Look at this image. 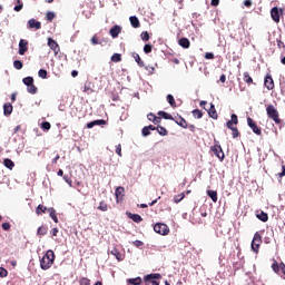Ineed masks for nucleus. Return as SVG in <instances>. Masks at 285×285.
<instances>
[{
    "label": "nucleus",
    "mask_w": 285,
    "mask_h": 285,
    "mask_svg": "<svg viewBox=\"0 0 285 285\" xmlns=\"http://www.w3.org/2000/svg\"><path fill=\"white\" fill-rule=\"evenodd\" d=\"M207 195H208V197H210L212 202H214V204H216V202H217V191L208 190Z\"/></svg>",
    "instance_id": "72a5a7b5"
},
{
    "label": "nucleus",
    "mask_w": 285,
    "mask_h": 285,
    "mask_svg": "<svg viewBox=\"0 0 285 285\" xmlns=\"http://www.w3.org/2000/svg\"><path fill=\"white\" fill-rule=\"evenodd\" d=\"M95 126H106V120L99 119L87 124V128H95Z\"/></svg>",
    "instance_id": "f3484780"
},
{
    "label": "nucleus",
    "mask_w": 285,
    "mask_h": 285,
    "mask_svg": "<svg viewBox=\"0 0 285 285\" xmlns=\"http://www.w3.org/2000/svg\"><path fill=\"white\" fill-rule=\"evenodd\" d=\"M13 67L16 68V70H21V68H23V62H21L20 60H14Z\"/></svg>",
    "instance_id": "de8ad7c7"
},
{
    "label": "nucleus",
    "mask_w": 285,
    "mask_h": 285,
    "mask_svg": "<svg viewBox=\"0 0 285 285\" xmlns=\"http://www.w3.org/2000/svg\"><path fill=\"white\" fill-rule=\"evenodd\" d=\"M207 112L212 119H217L218 115L217 109H215V105L210 104V108L207 110Z\"/></svg>",
    "instance_id": "412c9836"
},
{
    "label": "nucleus",
    "mask_w": 285,
    "mask_h": 285,
    "mask_svg": "<svg viewBox=\"0 0 285 285\" xmlns=\"http://www.w3.org/2000/svg\"><path fill=\"white\" fill-rule=\"evenodd\" d=\"M12 110H13L12 104L6 102V104L3 105V115H4L6 117H10V115H12Z\"/></svg>",
    "instance_id": "dca6fc26"
},
{
    "label": "nucleus",
    "mask_w": 285,
    "mask_h": 285,
    "mask_svg": "<svg viewBox=\"0 0 285 285\" xmlns=\"http://www.w3.org/2000/svg\"><path fill=\"white\" fill-rule=\"evenodd\" d=\"M110 254L114 255V257H116V259H118V262H121V259H124L122 255L120 254L119 249H117V248L111 249Z\"/></svg>",
    "instance_id": "cd10ccee"
},
{
    "label": "nucleus",
    "mask_w": 285,
    "mask_h": 285,
    "mask_svg": "<svg viewBox=\"0 0 285 285\" xmlns=\"http://www.w3.org/2000/svg\"><path fill=\"white\" fill-rule=\"evenodd\" d=\"M141 132H142V137H148V135H150V129L148 127H144Z\"/></svg>",
    "instance_id": "5fc2aeb1"
},
{
    "label": "nucleus",
    "mask_w": 285,
    "mask_h": 285,
    "mask_svg": "<svg viewBox=\"0 0 285 285\" xmlns=\"http://www.w3.org/2000/svg\"><path fill=\"white\" fill-rule=\"evenodd\" d=\"M281 269H282V263H277L276 259H274L273 264H272V271H274L276 273V275H281Z\"/></svg>",
    "instance_id": "5701e85b"
},
{
    "label": "nucleus",
    "mask_w": 285,
    "mask_h": 285,
    "mask_svg": "<svg viewBox=\"0 0 285 285\" xmlns=\"http://www.w3.org/2000/svg\"><path fill=\"white\" fill-rule=\"evenodd\" d=\"M22 83H24V86H32V83H35V78H32V77H26V78H23L22 79Z\"/></svg>",
    "instance_id": "473e14b6"
},
{
    "label": "nucleus",
    "mask_w": 285,
    "mask_h": 285,
    "mask_svg": "<svg viewBox=\"0 0 285 285\" xmlns=\"http://www.w3.org/2000/svg\"><path fill=\"white\" fill-rule=\"evenodd\" d=\"M154 279H161V274H148L145 276V282H155Z\"/></svg>",
    "instance_id": "4be33fe9"
},
{
    "label": "nucleus",
    "mask_w": 285,
    "mask_h": 285,
    "mask_svg": "<svg viewBox=\"0 0 285 285\" xmlns=\"http://www.w3.org/2000/svg\"><path fill=\"white\" fill-rule=\"evenodd\" d=\"M98 210H101L102 213H106L108 210V204H106V202H100L99 206H98Z\"/></svg>",
    "instance_id": "4c0bfd02"
},
{
    "label": "nucleus",
    "mask_w": 285,
    "mask_h": 285,
    "mask_svg": "<svg viewBox=\"0 0 285 285\" xmlns=\"http://www.w3.org/2000/svg\"><path fill=\"white\" fill-rule=\"evenodd\" d=\"M43 213H48V207L43 205H38V207L36 208V214L43 215Z\"/></svg>",
    "instance_id": "bb28decb"
},
{
    "label": "nucleus",
    "mask_w": 285,
    "mask_h": 285,
    "mask_svg": "<svg viewBox=\"0 0 285 285\" xmlns=\"http://www.w3.org/2000/svg\"><path fill=\"white\" fill-rule=\"evenodd\" d=\"M48 46L49 48L55 51V55H59V43L52 38H48Z\"/></svg>",
    "instance_id": "9d476101"
},
{
    "label": "nucleus",
    "mask_w": 285,
    "mask_h": 285,
    "mask_svg": "<svg viewBox=\"0 0 285 285\" xmlns=\"http://www.w3.org/2000/svg\"><path fill=\"white\" fill-rule=\"evenodd\" d=\"M28 28L30 30L35 29V30H41V22L37 21L35 18L30 19L28 21Z\"/></svg>",
    "instance_id": "ddd939ff"
},
{
    "label": "nucleus",
    "mask_w": 285,
    "mask_h": 285,
    "mask_svg": "<svg viewBox=\"0 0 285 285\" xmlns=\"http://www.w3.org/2000/svg\"><path fill=\"white\" fill-rule=\"evenodd\" d=\"M52 264H55V252L49 249L40 259V268L42 271H48L52 268Z\"/></svg>",
    "instance_id": "f257e3e1"
},
{
    "label": "nucleus",
    "mask_w": 285,
    "mask_h": 285,
    "mask_svg": "<svg viewBox=\"0 0 285 285\" xmlns=\"http://www.w3.org/2000/svg\"><path fill=\"white\" fill-rule=\"evenodd\" d=\"M146 284L145 285H159V282L157 281H145Z\"/></svg>",
    "instance_id": "69168bd1"
},
{
    "label": "nucleus",
    "mask_w": 285,
    "mask_h": 285,
    "mask_svg": "<svg viewBox=\"0 0 285 285\" xmlns=\"http://www.w3.org/2000/svg\"><path fill=\"white\" fill-rule=\"evenodd\" d=\"M116 202L119 204V202H124V195H126V189L124 187H117L116 191Z\"/></svg>",
    "instance_id": "1a4fd4ad"
},
{
    "label": "nucleus",
    "mask_w": 285,
    "mask_h": 285,
    "mask_svg": "<svg viewBox=\"0 0 285 285\" xmlns=\"http://www.w3.org/2000/svg\"><path fill=\"white\" fill-rule=\"evenodd\" d=\"M13 10H14L16 12H21V10H23V3L17 4V6L13 8Z\"/></svg>",
    "instance_id": "bf43d9fd"
},
{
    "label": "nucleus",
    "mask_w": 285,
    "mask_h": 285,
    "mask_svg": "<svg viewBox=\"0 0 285 285\" xmlns=\"http://www.w3.org/2000/svg\"><path fill=\"white\" fill-rule=\"evenodd\" d=\"M193 115L197 118V119H202L204 117V112H202V110L199 109H194L193 110Z\"/></svg>",
    "instance_id": "c03bdc74"
},
{
    "label": "nucleus",
    "mask_w": 285,
    "mask_h": 285,
    "mask_svg": "<svg viewBox=\"0 0 285 285\" xmlns=\"http://www.w3.org/2000/svg\"><path fill=\"white\" fill-rule=\"evenodd\" d=\"M158 117H160L163 119H169L170 121H173V119H175V117H173V115H170L166 111H158Z\"/></svg>",
    "instance_id": "393cba45"
},
{
    "label": "nucleus",
    "mask_w": 285,
    "mask_h": 285,
    "mask_svg": "<svg viewBox=\"0 0 285 285\" xmlns=\"http://www.w3.org/2000/svg\"><path fill=\"white\" fill-rule=\"evenodd\" d=\"M247 126H249L255 135L262 136V127H258L253 118H247Z\"/></svg>",
    "instance_id": "423d86ee"
},
{
    "label": "nucleus",
    "mask_w": 285,
    "mask_h": 285,
    "mask_svg": "<svg viewBox=\"0 0 285 285\" xmlns=\"http://www.w3.org/2000/svg\"><path fill=\"white\" fill-rule=\"evenodd\" d=\"M173 121L177 124V126H180V128H188V121L181 116H176Z\"/></svg>",
    "instance_id": "9b49d317"
},
{
    "label": "nucleus",
    "mask_w": 285,
    "mask_h": 285,
    "mask_svg": "<svg viewBox=\"0 0 285 285\" xmlns=\"http://www.w3.org/2000/svg\"><path fill=\"white\" fill-rule=\"evenodd\" d=\"M229 121H232V124H234L235 126H237V124H239V119L237 118V115H235V114L232 115V119Z\"/></svg>",
    "instance_id": "603ef678"
},
{
    "label": "nucleus",
    "mask_w": 285,
    "mask_h": 285,
    "mask_svg": "<svg viewBox=\"0 0 285 285\" xmlns=\"http://www.w3.org/2000/svg\"><path fill=\"white\" fill-rule=\"evenodd\" d=\"M232 135L234 139H237L239 137V129L237 127L232 128Z\"/></svg>",
    "instance_id": "8fccbe9b"
},
{
    "label": "nucleus",
    "mask_w": 285,
    "mask_h": 285,
    "mask_svg": "<svg viewBox=\"0 0 285 285\" xmlns=\"http://www.w3.org/2000/svg\"><path fill=\"white\" fill-rule=\"evenodd\" d=\"M154 230L158 235H168L170 233V228H168V225L163 224V223H157L154 225Z\"/></svg>",
    "instance_id": "39448f33"
},
{
    "label": "nucleus",
    "mask_w": 285,
    "mask_h": 285,
    "mask_svg": "<svg viewBox=\"0 0 285 285\" xmlns=\"http://www.w3.org/2000/svg\"><path fill=\"white\" fill-rule=\"evenodd\" d=\"M244 81L245 83H253V78L250 77V75H248V72H244Z\"/></svg>",
    "instance_id": "49530a36"
},
{
    "label": "nucleus",
    "mask_w": 285,
    "mask_h": 285,
    "mask_svg": "<svg viewBox=\"0 0 285 285\" xmlns=\"http://www.w3.org/2000/svg\"><path fill=\"white\" fill-rule=\"evenodd\" d=\"M91 43H92V46H98V43H99V38H97V35H95V36L91 38Z\"/></svg>",
    "instance_id": "13d9d810"
},
{
    "label": "nucleus",
    "mask_w": 285,
    "mask_h": 285,
    "mask_svg": "<svg viewBox=\"0 0 285 285\" xmlns=\"http://www.w3.org/2000/svg\"><path fill=\"white\" fill-rule=\"evenodd\" d=\"M281 273L282 275H285V264L281 263Z\"/></svg>",
    "instance_id": "774afa93"
},
{
    "label": "nucleus",
    "mask_w": 285,
    "mask_h": 285,
    "mask_svg": "<svg viewBox=\"0 0 285 285\" xmlns=\"http://www.w3.org/2000/svg\"><path fill=\"white\" fill-rule=\"evenodd\" d=\"M49 216L53 219L55 224H59V217H57V210L55 207L48 208Z\"/></svg>",
    "instance_id": "a211bd4d"
},
{
    "label": "nucleus",
    "mask_w": 285,
    "mask_h": 285,
    "mask_svg": "<svg viewBox=\"0 0 285 285\" xmlns=\"http://www.w3.org/2000/svg\"><path fill=\"white\" fill-rule=\"evenodd\" d=\"M132 244H134V246H136V248L144 246V242H141V240H135V242H132Z\"/></svg>",
    "instance_id": "052dcab7"
},
{
    "label": "nucleus",
    "mask_w": 285,
    "mask_h": 285,
    "mask_svg": "<svg viewBox=\"0 0 285 285\" xmlns=\"http://www.w3.org/2000/svg\"><path fill=\"white\" fill-rule=\"evenodd\" d=\"M63 180L66 181V184L72 186V179H70V176L65 175V176H63Z\"/></svg>",
    "instance_id": "4d7b16f0"
},
{
    "label": "nucleus",
    "mask_w": 285,
    "mask_h": 285,
    "mask_svg": "<svg viewBox=\"0 0 285 285\" xmlns=\"http://www.w3.org/2000/svg\"><path fill=\"white\" fill-rule=\"evenodd\" d=\"M128 284L132 285H141V277H136V278H129L127 279Z\"/></svg>",
    "instance_id": "c9c22d12"
},
{
    "label": "nucleus",
    "mask_w": 285,
    "mask_h": 285,
    "mask_svg": "<svg viewBox=\"0 0 285 285\" xmlns=\"http://www.w3.org/2000/svg\"><path fill=\"white\" fill-rule=\"evenodd\" d=\"M38 90H39V89L37 88V86H35V82L31 83V85H29V86L27 87V91H28L30 95H37Z\"/></svg>",
    "instance_id": "c85d7f7f"
},
{
    "label": "nucleus",
    "mask_w": 285,
    "mask_h": 285,
    "mask_svg": "<svg viewBox=\"0 0 285 285\" xmlns=\"http://www.w3.org/2000/svg\"><path fill=\"white\" fill-rule=\"evenodd\" d=\"M205 59H215V53H213V52H206V53H205Z\"/></svg>",
    "instance_id": "680f3d73"
},
{
    "label": "nucleus",
    "mask_w": 285,
    "mask_h": 285,
    "mask_svg": "<svg viewBox=\"0 0 285 285\" xmlns=\"http://www.w3.org/2000/svg\"><path fill=\"white\" fill-rule=\"evenodd\" d=\"M167 101L171 108H177V102L175 101V97H173V95H167Z\"/></svg>",
    "instance_id": "7c9ffc66"
},
{
    "label": "nucleus",
    "mask_w": 285,
    "mask_h": 285,
    "mask_svg": "<svg viewBox=\"0 0 285 285\" xmlns=\"http://www.w3.org/2000/svg\"><path fill=\"white\" fill-rule=\"evenodd\" d=\"M0 277H8V269L0 267Z\"/></svg>",
    "instance_id": "864d4df0"
},
{
    "label": "nucleus",
    "mask_w": 285,
    "mask_h": 285,
    "mask_svg": "<svg viewBox=\"0 0 285 285\" xmlns=\"http://www.w3.org/2000/svg\"><path fill=\"white\" fill-rule=\"evenodd\" d=\"M127 217L129 219H131L132 222H135L136 224H141V222H144V218L141 217V215L139 214H132L130 212L126 213Z\"/></svg>",
    "instance_id": "f8f14e48"
},
{
    "label": "nucleus",
    "mask_w": 285,
    "mask_h": 285,
    "mask_svg": "<svg viewBox=\"0 0 285 285\" xmlns=\"http://www.w3.org/2000/svg\"><path fill=\"white\" fill-rule=\"evenodd\" d=\"M264 86L267 88V90H273L275 88V81L273 80V76H271V73L265 76Z\"/></svg>",
    "instance_id": "6e6552de"
},
{
    "label": "nucleus",
    "mask_w": 285,
    "mask_h": 285,
    "mask_svg": "<svg viewBox=\"0 0 285 285\" xmlns=\"http://www.w3.org/2000/svg\"><path fill=\"white\" fill-rule=\"evenodd\" d=\"M243 4L245 8H252L253 7V0H244Z\"/></svg>",
    "instance_id": "6e6d98bb"
},
{
    "label": "nucleus",
    "mask_w": 285,
    "mask_h": 285,
    "mask_svg": "<svg viewBox=\"0 0 285 285\" xmlns=\"http://www.w3.org/2000/svg\"><path fill=\"white\" fill-rule=\"evenodd\" d=\"M2 228H3L4 230H10V223H3V224H2Z\"/></svg>",
    "instance_id": "338daca9"
},
{
    "label": "nucleus",
    "mask_w": 285,
    "mask_h": 285,
    "mask_svg": "<svg viewBox=\"0 0 285 285\" xmlns=\"http://www.w3.org/2000/svg\"><path fill=\"white\" fill-rule=\"evenodd\" d=\"M3 165L6 166V168H9V170H12V168H14V161H12V159L10 158H6L3 160Z\"/></svg>",
    "instance_id": "a878e982"
},
{
    "label": "nucleus",
    "mask_w": 285,
    "mask_h": 285,
    "mask_svg": "<svg viewBox=\"0 0 285 285\" xmlns=\"http://www.w3.org/2000/svg\"><path fill=\"white\" fill-rule=\"evenodd\" d=\"M279 12L281 14L284 12V9H279L277 7L272 8L271 17L275 23H279Z\"/></svg>",
    "instance_id": "0eeeda50"
},
{
    "label": "nucleus",
    "mask_w": 285,
    "mask_h": 285,
    "mask_svg": "<svg viewBox=\"0 0 285 285\" xmlns=\"http://www.w3.org/2000/svg\"><path fill=\"white\" fill-rule=\"evenodd\" d=\"M140 38L142 41H150V33H148V31H142Z\"/></svg>",
    "instance_id": "37998d69"
},
{
    "label": "nucleus",
    "mask_w": 285,
    "mask_h": 285,
    "mask_svg": "<svg viewBox=\"0 0 285 285\" xmlns=\"http://www.w3.org/2000/svg\"><path fill=\"white\" fill-rule=\"evenodd\" d=\"M111 61H114V63H119V61H121V53H114L111 56Z\"/></svg>",
    "instance_id": "a19ab883"
},
{
    "label": "nucleus",
    "mask_w": 285,
    "mask_h": 285,
    "mask_svg": "<svg viewBox=\"0 0 285 285\" xmlns=\"http://www.w3.org/2000/svg\"><path fill=\"white\" fill-rule=\"evenodd\" d=\"M55 17H57V13L52 11H48L46 14L47 21H50V22L55 20Z\"/></svg>",
    "instance_id": "58836bf2"
},
{
    "label": "nucleus",
    "mask_w": 285,
    "mask_h": 285,
    "mask_svg": "<svg viewBox=\"0 0 285 285\" xmlns=\"http://www.w3.org/2000/svg\"><path fill=\"white\" fill-rule=\"evenodd\" d=\"M38 76L41 78V79H47L48 78V71L46 69H40L38 71Z\"/></svg>",
    "instance_id": "a18cd8bd"
},
{
    "label": "nucleus",
    "mask_w": 285,
    "mask_h": 285,
    "mask_svg": "<svg viewBox=\"0 0 285 285\" xmlns=\"http://www.w3.org/2000/svg\"><path fill=\"white\" fill-rule=\"evenodd\" d=\"M38 235L42 236L48 235V227L47 226H40L37 230Z\"/></svg>",
    "instance_id": "e433bc0d"
},
{
    "label": "nucleus",
    "mask_w": 285,
    "mask_h": 285,
    "mask_svg": "<svg viewBox=\"0 0 285 285\" xmlns=\"http://www.w3.org/2000/svg\"><path fill=\"white\" fill-rule=\"evenodd\" d=\"M40 128L42 130H50V128H52V125H50L49 121H42L41 125H40Z\"/></svg>",
    "instance_id": "79ce46f5"
},
{
    "label": "nucleus",
    "mask_w": 285,
    "mask_h": 285,
    "mask_svg": "<svg viewBox=\"0 0 285 285\" xmlns=\"http://www.w3.org/2000/svg\"><path fill=\"white\" fill-rule=\"evenodd\" d=\"M144 52L145 55H150V52H153V45H145Z\"/></svg>",
    "instance_id": "09e8293b"
},
{
    "label": "nucleus",
    "mask_w": 285,
    "mask_h": 285,
    "mask_svg": "<svg viewBox=\"0 0 285 285\" xmlns=\"http://www.w3.org/2000/svg\"><path fill=\"white\" fill-rule=\"evenodd\" d=\"M129 21L132 28H141V22H139V18H137V16H131Z\"/></svg>",
    "instance_id": "6ab92c4d"
},
{
    "label": "nucleus",
    "mask_w": 285,
    "mask_h": 285,
    "mask_svg": "<svg viewBox=\"0 0 285 285\" xmlns=\"http://www.w3.org/2000/svg\"><path fill=\"white\" fill-rule=\"evenodd\" d=\"M259 246H262V234L256 232L252 240V250L257 255L259 253Z\"/></svg>",
    "instance_id": "7ed1b4c3"
},
{
    "label": "nucleus",
    "mask_w": 285,
    "mask_h": 285,
    "mask_svg": "<svg viewBox=\"0 0 285 285\" xmlns=\"http://www.w3.org/2000/svg\"><path fill=\"white\" fill-rule=\"evenodd\" d=\"M226 126H227V128H228L229 130H233V128H235L234 122L230 121V120H228V121L226 122Z\"/></svg>",
    "instance_id": "0e129e2a"
},
{
    "label": "nucleus",
    "mask_w": 285,
    "mask_h": 285,
    "mask_svg": "<svg viewBox=\"0 0 285 285\" xmlns=\"http://www.w3.org/2000/svg\"><path fill=\"white\" fill-rule=\"evenodd\" d=\"M109 35L112 37V39H117L119 35H121V26L116 24L109 30Z\"/></svg>",
    "instance_id": "4468645a"
},
{
    "label": "nucleus",
    "mask_w": 285,
    "mask_h": 285,
    "mask_svg": "<svg viewBox=\"0 0 285 285\" xmlns=\"http://www.w3.org/2000/svg\"><path fill=\"white\" fill-rule=\"evenodd\" d=\"M184 197H186V194H184V193H180V194L174 196L175 204H179V202H181L184 199Z\"/></svg>",
    "instance_id": "ea45409f"
},
{
    "label": "nucleus",
    "mask_w": 285,
    "mask_h": 285,
    "mask_svg": "<svg viewBox=\"0 0 285 285\" xmlns=\"http://www.w3.org/2000/svg\"><path fill=\"white\" fill-rule=\"evenodd\" d=\"M178 45H179L181 48L188 49V48H190V40H188V38H180V39L178 40Z\"/></svg>",
    "instance_id": "aec40b11"
},
{
    "label": "nucleus",
    "mask_w": 285,
    "mask_h": 285,
    "mask_svg": "<svg viewBox=\"0 0 285 285\" xmlns=\"http://www.w3.org/2000/svg\"><path fill=\"white\" fill-rule=\"evenodd\" d=\"M132 57L140 68H144L146 66V63H144V61L141 60V57H139V53L134 52Z\"/></svg>",
    "instance_id": "b1692460"
},
{
    "label": "nucleus",
    "mask_w": 285,
    "mask_h": 285,
    "mask_svg": "<svg viewBox=\"0 0 285 285\" xmlns=\"http://www.w3.org/2000/svg\"><path fill=\"white\" fill-rule=\"evenodd\" d=\"M28 50V40L21 39L19 41V55H26Z\"/></svg>",
    "instance_id": "2eb2a0df"
},
{
    "label": "nucleus",
    "mask_w": 285,
    "mask_h": 285,
    "mask_svg": "<svg viewBox=\"0 0 285 285\" xmlns=\"http://www.w3.org/2000/svg\"><path fill=\"white\" fill-rule=\"evenodd\" d=\"M210 150L212 153H214L215 157L219 159V161H223L225 159L226 155H224V149H222V145H219L218 142L212 146Z\"/></svg>",
    "instance_id": "20e7f679"
},
{
    "label": "nucleus",
    "mask_w": 285,
    "mask_h": 285,
    "mask_svg": "<svg viewBox=\"0 0 285 285\" xmlns=\"http://www.w3.org/2000/svg\"><path fill=\"white\" fill-rule=\"evenodd\" d=\"M278 184H282V178L285 177V165H282V171L276 174Z\"/></svg>",
    "instance_id": "f704fd0d"
},
{
    "label": "nucleus",
    "mask_w": 285,
    "mask_h": 285,
    "mask_svg": "<svg viewBox=\"0 0 285 285\" xmlns=\"http://www.w3.org/2000/svg\"><path fill=\"white\" fill-rule=\"evenodd\" d=\"M266 112L268 119H272L273 122L276 125L282 124V119L279 118V111H277V108H275L273 105L266 106Z\"/></svg>",
    "instance_id": "f03ea898"
},
{
    "label": "nucleus",
    "mask_w": 285,
    "mask_h": 285,
    "mask_svg": "<svg viewBox=\"0 0 285 285\" xmlns=\"http://www.w3.org/2000/svg\"><path fill=\"white\" fill-rule=\"evenodd\" d=\"M79 284L80 285H90V279L82 277V278H80Z\"/></svg>",
    "instance_id": "3c124183"
},
{
    "label": "nucleus",
    "mask_w": 285,
    "mask_h": 285,
    "mask_svg": "<svg viewBox=\"0 0 285 285\" xmlns=\"http://www.w3.org/2000/svg\"><path fill=\"white\" fill-rule=\"evenodd\" d=\"M257 219L261 222H268V214L261 212L259 214L256 215Z\"/></svg>",
    "instance_id": "2f4dec72"
},
{
    "label": "nucleus",
    "mask_w": 285,
    "mask_h": 285,
    "mask_svg": "<svg viewBox=\"0 0 285 285\" xmlns=\"http://www.w3.org/2000/svg\"><path fill=\"white\" fill-rule=\"evenodd\" d=\"M156 130L161 137H166V135H168V130L159 125L156 127Z\"/></svg>",
    "instance_id": "c756f323"
},
{
    "label": "nucleus",
    "mask_w": 285,
    "mask_h": 285,
    "mask_svg": "<svg viewBox=\"0 0 285 285\" xmlns=\"http://www.w3.org/2000/svg\"><path fill=\"white\" fill-rule=\"evenodd\" d=\"M116 153H117V155H118L119 157H121V144H118V145L116 146Z\"/></svg>",
    "instance_id": "e2e57ef3"
}]
</instances>
